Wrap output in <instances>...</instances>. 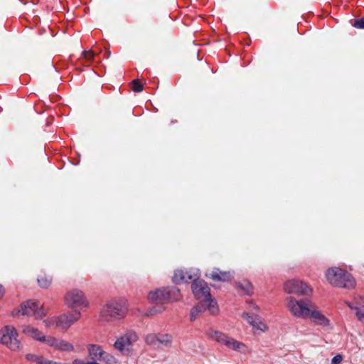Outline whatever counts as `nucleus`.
I'll return each mask as SVG.
<instances>
[{"label":"nucleus","mask_w":364,"mask_h":364,"mask_svg":"<svg viewBox=\"0 0 364 364\" xmlns=\"http://www.w3.org/2000/svg\"><path fill=\"white\" fill-rule=\"evenodd\" d=\"M326 278L329 283L336 287L350 289L355 282L352 275L338 267H332L327 270Z\"/></svg>","instance_id":"f257e3e1"},{"label":"nucleus","mask_w":364,"mask_h":364,"mask_svg":"<svg viewBox=\"0 0 364 364\" xmlns=\"http://www.w3.org/2000/svg\"><path fill=\"white\" fill-rule=\"evenodd\" d=\"M89 302L83 292L78 289L70 291V326L81 316V309L88 306Z\"/></svg>","instance_id":"f03ea898"},{"label":"nucleus","mask_w":364,"mask_h":364,"mask_svg":"<svg viewBox=\"0 0 364 364\" xmlns=\"http://www.w3.org/2000/svg\"><path fill=\"white\" fill-rule=\"evenodd\" d=\"M127 313L126 307L121 303L112 301L102 308L99 320L102 323H109L124 317Z\"/></svg>","instance_id":"7ed1b4c3"},{"label":"nucleus","mask_w":364,"mask_h":364,"mask_svg":"<svg viewBox=\"0 0 364 364\" xmlns=\"http://www.w3.org/2000/svg\"><path fill=\"white\" fill-rule=\"evenodd\" d=\"M20 314L26 316H33L35 319L41 320L46 315V311L43 304L34 300H28L23 302L19 308L12 311L14 316H18Z\"/></svg>","instance_id":"20e7f679"},{"label":"nucleus","mask_w":364,"mask_h":364,"mask_svg":"<svg viewBox=\"0 0 364 364\" xmlns=\"http://www.w3.org/2000/svg\"><path fill=\"white\" fill-rule=\"evenodd\" d=\"M286 306L291 314L297 318H306L313 306L311 300L308 299L296 300L293 296H288Z\"/></svg>","instance_id":"39448f33"},{"label":"nucleus","mask_w":364,"mask_h":364,"mask_svg":"<svg viewBox=\"0 0 364 364\" xmlns=\"http://www.w3.org/2000/svg\"><path fill=\"white\" fill-rule=\"evenodd\" d=\"M180 298V291L178 288L168 287L156 289L149 292L148 299L150 302L164 304L167 301H173Z\"/></svg>","instance_id":"423d86ee"},{"label":"nucleus","mask_w":364,"mask_h":364,"mask_svg":"<svg viewBox=\"0 0 364 364\" xmlns=\"http://www.w3.org/2000/svg\"><path fill=\"white\" fill-rule=\"evenodd\" d=\"M18 333L13 326H6L0 331V342L12 350L19 349L21 342L18 338Z\"/></svg>","instance_id":"0eeeda50"},{"label":"nucleus","mask_w":364,"mask_h":364,"mask_svg":"<svg viewBox=\"0 0 364 364\" xmlns=\"http://www.w3.org/2000/svg\"><path fill=\"white\" fill-rule=\"evenodd\" d=\"M144 340L147 345L158 348H170L173 344V336L168 333H149Z\"/></svg>","instance_id":"6e6552de"},{"label":"nucleus","mask_w":364,"mask_h":364,"mask_svg":"<svg viewBox=\"0 0 364 364\" xmlns=\"http://www.w3.org/2000/svg\"><path fill=\"white\" fill-rule=\"evenodd\" d=\"M284 289L286 293L297 295H309L311 293V289L299 280L291 279L284 284Z\"/></svg>","instance_id":"1a4fd4ad"},{"label":"nucleus","mask_w":364,"mask_h":364,"mask_svg":"<svg viewBox=\"0 0 364 364\" xmlns=\"http://www.w3.org/2000/svg\"><path fill=\"white\" fill-rule=\"evenodd\" d=\"M89 354L94 360L103 362L106 364L116 363V359L111 354L104 351L101 346L95 344L90 345L88 347Z\"/></svg>","instance_id":"9d476101"},{"label":"nucleus","mask_w":364,"mask_h":364,"mask_svg":"<svg viewBox=\"0 0 364 364\" xmlns=\"http://www.w3.org/2000/svg\"><path fill=\"white\" fill-rule=\"evenodd\" d=\"M191 289L196 299L204 301L210 299V288L204 280L196 278L192 283Z\"/></svg>","instance_id":"9b49d317"},{"label":"nucleus","mask_w":364,"mask_h":364,"mask_svg":"<svg viewBox=\"0 0 364 364\" xmlns=\"http://www.w3.org/2000/svg\"><path fill=\"white\" fill-rule=\"evenodd\" d=\"M137 338L138 337L135 332L128 331L117 339L114 346L121 353H125V352L129 350L132 343L137 341Z\"/></svg>","instance_id":"f8f14e48"},{"label":"nucleus","mask_w":364,"mask_h":364,"mask_svg":"<svg viewBox=\"0 0 364 364\" xmlns=\"http://www.w3.org/2000/svg\"><path fill=\"white\" fill-rule=\"evenodd\" d=\"M199 277L198 270L196 269L193 272L192 271H184L182 269H177L174 272L173 281L176 284H181L183 282H188L189 280L196 279Z\"/></svg>","instance_id":"ddd939ff"},{"label":"nucleus","mask_w":364,"mask_h":364,"mask_svg":"<svg viewBox=\"0 0 364 364\" xmlns=\"http://www.w3.org/2000/svg\"><path fill=\"white\" fill-rule=\"evenodd\" d=\"M22 333L28 337H30L37 341H39L42 343H44V341L46 338V335H44L42 331H41L37 328L31 325H23L21 327Z\"/></svg>","instance_id":"4468645a"},{"label":"nucleus","mask_w":364,"mask_h":364,"mask_svg":"<svg viewBox=\"0 0 364 364\" xmlns=\"http://www.w3.org/2000/svg\"><path fill=\"white\" fill-rule=\"evenodd\" d=\"M306 318L310 319L316 325L327 326L329 325V320L317 309L312 306Z\"/></svg>","instance_id":"2eb2a0df"},{"label":"nucleus","mask_w":364,"mask_h":364,"mask_svg":"<svg viewBox=\"0 0 364 364\" xmlns=\"http://www.w3.org/2000/svg\"><path fill=\"white\" fill-rule=\"evenodd\" d=\"M47 328L55 327L63 331H66L68 326V317L65 315L60 317L50 318L43 321Z\"/></svg>","instance_id":"dca6fc26"},{"label":"nucleus","mask_w":364,"mask_h":364,"mask_svg":"<svg viewBox=\"0 0 364 364\" xmlns=\"http://www.w3.org/2000/svg\"><path fill=\"white\" fill-rule=\"evenodd\" d=\"M242 316V318L246 319L247 322L254 328L262 331H264L267 330V327L266 324L262 321L261 318L259 316L255 314L250 315L248 313H243Z\"/></svg>","instance_id":"f3484780"},{"label":"nucleus","mask_w":364,"mask_h":364,"mask_svg":"<svg viewBox=\"0 0 364 364\" xmlns=\"http://www.w3.org/2000/svg\"><path fill=\"white\" fill-rule=\"evenodd\" d=\"M43 344L58 350H66L68 348V343L65 341L51 336H46Z\"/></svg>","instance_id":"a211bd4d"},{"label":"nucleus","mask_w":364,"mask_h":364,"mask_svg":"<svg viewBox=\"0 0 364 364\" xmlns=\"http://www.w3.org/2000/svg\"><path fill=\"white\" fill-rule=\"evenodd\" d=\"M206 336H208L210 338L215 341L216 342L226 346L230 337L225 333L214 330L213 328H209L205 331Z\"/></svg>","instance_id":"6ab92c4d"},{"label":"nucleus","mask_w":364,"mask_h":364,"mask_svg":"<svg viewBox=\"0 0 364 364\" xmlns=\"http://www.w3.org/2000/svg\"><path fill=\"white\" fill-rule=\"evenodd\" d=\"M205 277L214 281L228 282L231 278L229 272H222L219 269H215L210 273H206Z\"/></svg>","instance_id":"aec40b11"},{"label":"nucleus","mask_w":364,"mask_h":364,"mask_svg":"<svg viewBox=\"0 0 364 364\" xmlns=\"http://www.w3.org/2000/svg\"><path fill=\"white\" fill-rule=\"evenodd\" d=\"M225 346L232 350L242 353H246L247 351V348L245 343L237 341L231 337H230Z\"/></svg>","instance_id":"412c9836"},{"label":"nucleus","mask_w":364,"mask_h":364,"mask_svg":"<svg viewBox=\"0 0 364 364\" xmlns=\"http://www.w3.org/2000/svg\"><path fill=\"white\" fill-rule=\"evenodd\" d=\"M206 310V304L203 301H200L194 306L190 313L191 321H196Z\"/></svg>","instance_id":"4be33fe9"},{"label":"nucleus","mask_w":364,"mask_h":364,"mask_svg":"<svg viewBox=\"0 0 364 364\" xmlns=\"http://www.w3.org/2000/svg\"><path fill=\"white\" fill-rule=\"evenodd\" d=\"M203 301V303H207V302L208 303L206 305V309H208L211 314L215 315L218 313L219 309L217 305V303L215 301H214L211 299V296H210V299L208 300L205 299Z\"/></svg>","instance_id":"5701e85b"},{"label":"nucleus","mask_w":364,"mask_h":364,"mask_svg":"<svg viewBox=\"0 0 364 364\" xmlns=\"http://www.w3.org/2000/svg\"><path fill=\"white\" fill-rule=\"evenodd\" d=\"M237 287L242 289L246 294L250 295L253 292V289L251 283L248 281L244 280L237 284Z\"/></svg>","instance_id":"b1692460"},{"label":"nucleus","mask_w":364,"mask_h":364,"mask_svg":"<svg viewBox=\"0 0 364 364\" xmlns=\"http://www.w3.org/2000/svg\"><path fill=\"white\" fill-rule=\"evenodd\" d=\"M51 278L46 275H41L38 278V283L42 288H48L51 284Z\"/></svg>","instance_id":"393cba45"},{"label":"nucleus","mask_w":364,"mask_h":364,"mask_svg":"<svg viewBox=\"0 0 364 364\" xmlns=\"http://www.w3.org/2000/svg\"><path fill=\"white\" fill-rule=\"evenodd\" d=\"M346 304L349 306V308H350L352 310H355V315L358 318V319L362 322L363 323H364V311L360 309V308H358V306H353L349 302H346Z\"/></svg>","instance_id":"a878e982"},{"label":"nucleus","mask_w":364,"mask_h":364,"mask_svg":"<svg viewBox=\"0 0 364 364\" xmlns=\"http://www.w3.org/2000/svg\"><path fill=\"white\" fill-rule=\"evenodd\" d=\"M143 85L140 83L138 80H134L132 81V90L134 92H139L143 90Z\"/></svg>","instance_id":"bb28decb"},{"label":"nucleus","mask_w":364,"mask_h":364,"mask_svg":"<svg viewBox=\"0 0 364 364\" xmlns=\"http://www.w3.org/2000/svg\"><path fill=\"white\" fill-rule=\"evenodd\" d=\"M353 26L357 28L364 29V17L355 20Z\"/></svg>","instance_id":"cd10ccee"},{"label":"nucleus","mask_w":364,"mask_h":364,"mask_svg":"<svg viewBox=\"0 0 364 364\" xmlns=\"http://www.w3.org/2000/svg\"><path fill=\"white\" fill-rule=\"evenodd\" d=\"M342 361V356L341 355H335L331 360V364H340Z\"/></svg>","instance_id":"c85d7f7f"},{"label":"nucleus","mask_w":364,"mask_h":364,"mask_svg":"<svg viewBox=\"0 0 364 364\" xmlns=\"http://www.w3.org/2000/svg\"><path fill=\"white\" fill-rule=\"evenodd\" d=\"M83 55H84V57L87 59V60H90L92 58H94L95 56V53L91 51V50H89V51H83L82 52Z\"/></svg>","instance_id":"c756f323"},{"label":"nucleus","mask_w":364,"mask_h":364,"mask_svg":"<svg viewBox=\"0 0 364 364\" xmlns=\"http://www.w3.org/2000/svg\"><path fill=\"white\" fill-rule=\"evenodd\" d=\"M4 295V289L1 284H0V299H1Z\"/></svg>","instance_id":"7c9ffc66"},{"label":"nucleus","mask_w":364,"mask_h":364,"mask_svg":"<svg viewBox=\"0 0 364 364\" xmlns=\"http://www.w3.org/2000/svg\"><path fill=\"white\" fill-rule=\"evenodd\" d=\"M73 364H86V363H85L83 361L80 360H75L73 361Z\"/></svg>","instance_id":"2f4dec72"},{"label":"nucleus","mask_w":364,"mask_h":364,"mask_svg":"<svg viewBox=\"0 0 364 364\" xmlns=\"http://www.w3.org/2000/svg\"><path fill=\"white\" fill-rule=\"evenodd\" d=\"M253 306H254V309H258L257 306H256V305H255V304H253Z\"/></svg>","instance_id":"473e14b6"},{"label":"nucleus","mask_w":364,"mask_h":364,"mask_svg":"<svg viewBox=\"0 0 364 364\" xmlns=\"http://www.w3.org/2000/svg\"><path fill=\"white\" fill-rule=\"evenodd\" d=\"M69 348H70V350H71L73 349V346H71V345L70 344Z\"/></svg>","instance_id":"72a5a7b5"}]
</instances>
